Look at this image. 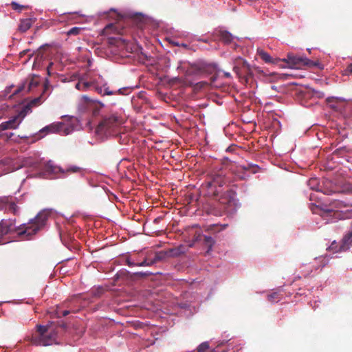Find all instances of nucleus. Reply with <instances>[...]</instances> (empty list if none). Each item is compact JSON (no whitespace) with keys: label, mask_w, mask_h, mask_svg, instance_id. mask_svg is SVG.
<instances>
[{"label":"nucleus","mask_w":352,"mask_h":352,"mask_svg":"<svg viewBox=\"0 0 352 352\" xmlns=\"http://www.w3.org/2000/svg\"><path fill=\"white\" fill-rule=\"evenodd\" d=\"M50 213L43 210L31 219L28 223H23L15 227L16 219H2L0 221V236L10 233L16 232L18 236L24 240H32L34 235L42 230L46 226Z\"/></svg>","instance_id":"nucleus-1"},{"label":"nucleus","mask_w":352,"mask_h":352,"mask_svg":"<svg viewBox=\"0 0 352 352\" xmlns=\"http://www.w3.org/2000/svg\"><path fill=\"white\" fill-rule=\"evenodd\" d=\"M36 333L32 336L31 342L35 345L50 346L58 344L56 341L57 333L52 324L36 326Z\"/></svg>","instance_id":"nucleus-2"},{"label":"nucleus","mask_w":352,"mask_h":352,"mask_svg":"<svg viewBox=\"0 0 352 352\" xmlns=\"http://www.w3.org/2000/svg\"><path fill=\"white\" fill-rule=\"evenodd\" d=\"M282 61L287 63L288 67L292 69L318 67L322 69L318 58L309 59L306 56L293 52H289Z\"/></svg>","instance_id":"nucleus-3"},{"label":"nucleus","mask_w":352,"mask_h":352,"mask_svg":"<svg viewBox=\"0 0 352 352\" xmlns=\"http://www.w3.org/2000/svg\"><path fill=\"white\" fill-rule=\"evenodd\" d=\"M124 122L122 116L118 113H112L102 118L98 124L96 132L100 135L110 134L116 128L120 126Z\"/></svg>","instance_id":"nucleus-4"},{"label":"nucleus","mask_w":352,"mask_h":352,"mask_svg":"<svg viewBox=\"0 0 352 352\" xmlns=\"http://www.w3.org/2000/svg\"><path fill=\"white\" fill-rule=\"evenodd\" d=\"M193 41H197V42H203V43H208V42H222L224 44H229V43H234L236 44V42H241V39L238 37H236L233 36L231 33H230L228 31L223 29H216L212 35V38L208 39L206 37H201V38H197ZM241 42H245V41L242 38Z\"/></svg>","instance_id":"nucleus-5"},{"label":"nucleus","mask_w":352,"mask_h":352,"mask_svg":"<svg viewBox=\"0 0 352 352\" xmlns=\"http://www.w3.org/2000/svg\"><path fill=\"white\" fill-rule=\"evenodd\" d=\"M124 31L120 23H109L102 30L101 36L103 40L106 39L108 41V44H114L113 41L124 42L121 38Z\"/></svg>","instance_id":"nucleus-6"},{"label":"nucleus","mask_w":352,"mask_h":352,"mask_svg":"<svg viewBox=\"0 0 352 352\" xmlns=\"http://www.w3.org/2000/svg\"><path fill=\"white\" fill-rule=\"evenodd\" d=\"M80 106L82 111H90L94 116H97L104 104L84 95L80 98Z\"/></svg>","instance_id":"nucleus-7"},{"label":"nucleus","mask_w":352,"mask_h":352,"mask_svg":"<svg viewBox=\"0 0 352 352\" xmlns=\"http://www.w3.org/2000/svg\"><path fill=\"white\" fill-rule=\"evenodd\" d=\"M136 23L138 26L142 30L155 29L159 26V23L142 14L141 13L133 14V23Z\"/></svg>","instance_id":"nucleus-8"},{"label":"nucleus","mask_w":352,"mask_h":352,"mask_svg":"<svg viewBox=\"0 0 352 352\" xmlns=\"http://www.w3.org/2000/svg\"><path fill=\"white\" fill-rule=\"evenodd\" d=\"M210 180L208 182V187L218 186H223L228 182L226 170L220 169L213 170L210 176Z\"/></svg>","instance_id":"nucleus-9"},{"label":"nucleus","mask_w":352,"mask_h":352,"mask_svg":"<svg viewBox=\"0 0 352 352\" xmlns=\"http://www.w3.org/2000/svg\"><path fill=\"white\" fill-rule=\"evenodd\" d=\"M40 83L38 76H32L28 78L25 81L19 86L17 89L13 92L12 95H16L21 92L29 93L32 91L34 88L37 87Z\"/></svg>","instance_id":"nucleus-10"},{"label":"nucleus","mask_w":352,"mask_h":352,"mask_svg":"<svg viewBox=\"0 0 352 352\" xmlns=\"http://www.w3.org/2000/svg\"><path fill=\"white\" fill-rule=\"evenodd\" d=\"M258 169L259 167L257 165L248 164L247 165H240L236 166V168L234 173L240 179L244 180L249 177V175L247 174V172L254 174L258 171Z\"/></svg>","instance_id":"nucleus-11"},{"label":"nucleus","mask_w":352,"mask_h":352,"mask_svg":"<svg viewBox=\"0 0 352 352\" xmlns=\"http://www.w3.org/2000/svg\"><path fill=\"white\" fill-rule=\"evenodd\" d=\"M45 170L51 173L56 174L58 173H63V175H68L71 173H78L81 171V168L76 166H72L67 169L64 170L60 167L54 166L52 162H48L45 164Z\"/></svg>","instance_id":"nucleus-12"},{"label":"nucleus","mask_w":352,"mask_h":352,"mask_svg":"<svg viewBox=\"0 0 352 352\" xmlns=\"http://www.w3.org/2000/svg\"><path fill=\"white\" fill-rule=\"evenodd\" d=\"M206 65L203 63L190 64L186 69L185 74L187 77H197L206 72Z\"/></svg>","instance_id":"nucleus-13"},{"label":"nucleus","mask_w":352,"mask_h":352,"mask_svg":"<svg viewBox=\"0 0 352 352\" xmlns=\"http://www.w3.org/2000/svg\"><path fill=\"white\" fill-rule=\"evenodd\" d=\"M42 103V97L39 96L36 98L32 99L28 103L23 105L21 109L19 111L18 115V118H21L22 120L28 114L32 112V109L33 107H38Z\"/></svg>","instance_id":"nucleus-14"},{"label":"nucleus","mask_w":352,"mask_h":352,"mask_svg":"<svg viewBox=\"0 0 352 352\" xmlns=\"http://www.w3.org/2000/svg\"><path fill=\"white\" fill-rule=\"evenodd\" d=\"M119 45H100L96 49V53L101 57H111L116 55Z\"/></svg>","instance_id":"nucleus-15"},{"label":"nucleus","mask_w":352,"mask_h":352,"mask_svg":"<svg viewBox=\"0 0 352 352\" xmlns=\"http://www.w3.org/2000/svg\"><path fill=\"white\" fill-rule=\"evenodd\" d=\"M235 192L230 189L227 190L220 199V204L223 205L221 210L225 211L226 210V204L234 201L235 199Z\"/></svg>","instance_id":"nucleus-16"},{"label":"nucleus","mask_w":352,"mask_h":352,"mask_svg":"<svg viewBox=\"0 0 352 352\" xmlns=\"http://www.w3.org/2000/svg\"><path fill=\"white\" fill-rule=\"evenodd\" d=\"M18 116H14L8 121L2 122L0 124V131H6L8 129H15L18 128L19 125L21 122V120H18Z\"/></svg>","instance_id":"nucleus-17"},{"label":"nucleus","mask_w":352,"mask_h":352,"mask_svg":"<svg viewBox=\"0 0 352 352\" xmlns=\"http://www.w3.org/2000/svg\"><path fill=\"white\" fill-rule=\"evenodd\" d=\"M188 251V247L184 245H180L176 248L167 250V258L177 257Z\"/></svg>","instance_id":"nucleus-18"},{"label":"nucleus","mask_w":352,"mask_h":352,"mask_svg":"<svg viewBox=\"0 0 352 352\" xmlns=\"http://www.w3.org/2000/svg\"><path fill=\"white\" fill-rule=\"evenodd\" d=\"M241 63H242L241 74L239 73L238 71H236V68H235V69H236V72L239 74V76H241H241L243 78H245L247 80L249 76H252V69H251L250 65L248 63V62L246 60H245L242 58Z\"/></svg>","instance_id":"nucleus-19"},{"label":"nucleus","mask_w":352,"mask_h":352,"mask_svg":"<svg viewBox=\"0 0 352 352\" xmlns=\"http://www.w3.org/2000/svg\"><path fill=\"white\" fill-rule=\"evenodd\" d=\"M64 126H65V124L61 122H58L56 124H50L49 126L44 127L41 131V132L47 131V132H50V133H59L63 130Z\"/></svg>","instance_id":"nucleus-20"},{"label":"nucleus","mask_w":352,"mask_h":352,"mask_svg":"<svg viewBox=\"0 0 352 352\" xmlns=\"http://www.w3.org/2000/svg\"><path fill=\"white\" fill-rule=\"evenodd\" d=\"M257 53L259 57L264 60L265 63H277L278 59H276L275 60H273V58L270 56V54L265 52H264L262 50H260L259 48L257 49Z\"/></svg>","instance_id":"nucleus-21"},{"label":"nucleus","mask_w":352,"mask_h":352,"mask_svg":"<svg viewBox=\"0 0 352 352\" xmlns=\"http://www.w3.org/2000/svg\"><path fill=\"white\" fill-rule=\"evenodd\" d=\"M32 23L33 21L32 19L28 18L22 19L20 22L19 30L24 32L30 28Z\"/></svg>","instance_id":"nucleus-22"},{"label":"nucleus","mask_w":352,"mask_h":352,"mask_svg":"<svg viewBox=\"0 0 352 352\" xmlns=\"http://www.w3.org/2000/svg\"><path fill=\"white\" fill-rule=\"evenodd\" d=\"M331 208L325 210L327 213L334 212L336 214L339 209L342 207V202L340 201H334L331 204Z\"/></svg>","instance_id":"nucleus-23"},{"label":"nucleus","mask_w":352,"mask_h":352,"mask_svg":"<svg viewBox=\"0 0 352 352\" xmlns=\"http://www.w3.org/2000/svg\"><path fill=\"white\" fill-rule=\"evenodd\" d=\"M204 236V244L208 248L207 252H209L212 250L214 244L215 243V240L209 236Z\"/></svg>","instance_id":"nucleus-24"},{"label":"nucleus","mask_w":352,"mask_h":352,"mask_svg":"<svg viewBox=\"0 0 352 352\" xmlns=\"http://www.w3.org/2000/svg\"><path fill=\"white\" fill-rule=\"evenodd\" d=\"M352 243V232L350 231L343 238V249H348L349 245Z\"/></svg>","instance_id":"nucleus-25"},{"label":"nucleus","mask_w":352,"mask_h":352,"mask_svg":"<svg viewBox=\"0 0 352 352\" xmlns=\"http://www.w3.org/2000/svg\"><path fill=\"white\" fill-rule=\"evenodd\" d=\"M167 257V251L156 252L155 256L152 260L153 263H155L165 259Z\"/></svg>","instance_id":"nucleus-26"},{"label":"nucleus","mask_w":352,"mask_h":352,"mask_svg":"<svg viewBox=\"0 0 352 352\" xmlns=\"http://www.w3.org/2000/svg\"><path fill=\"white\" fill-rule=\"evenodd\" d=\"M6 209L14 215H17L19 214V207L12 201H8Z\"/></svg>","instance_id":"nucleus-27"},{"label":"nucleus","mask_w":352,"mask_h":352,"mask_svg":"<svg viewBox=\"0 0 352 352\" xmlns=\"http://www.w3.org/2000/svg\"><path fill=\"white\" fill-rule=\"evenodd\" d=\"M267 300L271 302H277L280 300V294L277 292L267 295Z\"/></svg>","instance_id":"nucleus-28"},{"label":"nucleus","mask_w":352,"mask_h":352,"mask_svg":"<svg viewBox=\"0 0 352 352\" xmlns=\"http://www.w3.org/2000/svg\"><path fill=\"white\" fill-rule=\"evenodd\" d=\"M11 6L13 10L17 11L18 12H21L23 9H26L28 8V6L21 5L15 1H12L11 3Z\"/></svg>","instance_id":"nucleus-29"},{"label":"nucleus","mask_w":352,"mask_h":352,"mask_svg":"<svg viewBox=\"0 0 352 352\" xmlns=\"http://www.w3.org/2000/svg\"><path fill=\"white\" fill-rule=\"evenodd\" d=\"M81 80H82V91H87L91 87L94 85V82L85 81L82 78H81Z\"/></svg>","instance_id":"nucleus-30"},{"label":"nucleus","mask_w":352,"mask_h":352,"mask_svg":"<svg viewBox=\"0 0 352 352\" xmlns=\"http://www.w3.org/2000/svg\"><path fill=\"white\" fill-rule=\"evenodd\" d=\"M83 30L82 28L79 27H74L71 28L68 32V35H77L82 30Z\"/></svg>","instance_id":"nucleus-31"},{"label":"nucleus","mask_w":352,"mask_h":352,"mask_svg":"<svg viewBox=\"0 0 352 352\" xmlns=\"http://www.w3.org/2000/svg\"><path fill=\"white\" fill-rule=\"evenodd\" d=\"M209 349V343L208 342H204L200 344L197 347V352H204Z\"/></svg>","instance_id":"nucleus-32"},{"label":"nucleus","mask_w":352,"mask_h":352,"mask_svg":"<svg viewBox=\"0 0 352 352\" xmlns=\"http://www.w3.org/2000/svg\"><path fill=\"white\" fill-rule=\"evenodd\" d=\"M300 268L301 272L304 276H308L311 272L310 267L306 265H302Z\"/></svg>","instance_id":"nucleus-33"},{"label":"nucleus","mask_w":352,"mask_h":352,"mask_svg":"<svg viewBox=\"0 0 352 352\" xmlns=\"http://www.w3.org/2000/svg\"><path fill=\"white\" fill-rule=\"evenodd\" d=\"M103 91H104L103 96H104V95L110 96V95L116 94L117 92H118V93L121 92L120 89H118V91H111L109 87H105L103 89Z\"/></svg>","instance_id":"nucleus-34"},{"label":"nucleus","mask_w":352,"mask_h":352,"mask_svg":"<svg viewBox=\"0 0 352 352\" xmlns=\"http://www.w3.org/2000/svg\"><path fill=\"white\" fill-rule=\"evenodd\" d=\"M152 260L151 259H144L142 262L137 263V266H149L153 265Z\"/></svg>","instance_id":"nucleus-35"},{"label":"nucleus","mask_w":352,"mask_h":352,"mask_svg":"<svg viewBox=\"0 0 352 352\" xmlns=\"http://www.w3.org/2000/svg\"><path fill=\"white\" fill-rule=\"evenodd\" d=\"M70 313V311H68V310H65V311H57L56 314L58 315V317L60 318L61 316H67Z\"/></svg>","instance_id":"nucleus-36"},{"label":"nucleus","mask_w":352,"mask_h":352,"mask_svg":"<svg viewBox=\"0 0 352 352\" xmlns=\"http://www.w3.org/2000/svg\"><path fill=\"white\" fill-rule=\"evenodd\" d=\"M120 46L121 47H126V52H129L131 53H133V48L135 47H138V45H120Z\"/></svg>","instance_id":"nucleus-37"},{"label":"nucleus","mask_w":352,"mask_h":352,"mask_svg":"<svg viewBox=\"0 0 352 352\" xmlns=\"http://www.w3.org/2000/svg\"><path fill=\"white\" fill-rule=\"evenodd\" d=\"M318 182L317 179H311L309 180L308 184L310 186V188L314 189V185L316 184Z\"/></svg>","instance_id":"nucleus-38"},{"label":"nucleus","mask_w":352,"mask_h":352,"mask_svg":"<svg viewBox=\"0 0 352 352\" xmlns=\"http://www.w3.org/2000/svg\"><path fill=\"white\" fill-rule=\"evenodd\" d=\"M50 45H41L39 49H38V56L43 53V52L46 51L47 50V47H49Z\"/></svg>","instance_id":"nucleus-39"},{"label":"nucleus","mask_w":352,"mask_h":352,"mask_svg":"<svg viewBox=\"0 0 352 352\" xmlns=\"http://www.w3.org/2000/svg\"><path fill=\"white\" fill-rule=\"evenodd\" d=\"M201 237H202V235L201 234V233L199 232H196L195 236H194V239H193V241L195 242H197V241H201Z\"/></svg>","instance_id":"nucleus-40"},{"label":"nucleus","mask_w":352,"mask_h":352,"mask_svg":"<svg viewBox=\"0 0 352 352\" xmlns=\"http://www.w3.org/2000/svg\"><path fill=\"white\" fill-rule=\"evenodd\" d=\"M126 265H129V267H133V266H135V265H137V263H135L132 262V261H131V259H130V258H127L126 259Z\"/></svg>","instance_id":"nucleus-41"},{"label":"nucleus","mask_w":352,"mask_h":352,"mask_svg":"<svg viewBox=\"0 0 352 352\" xmlns=\"http://www.w3.org/2000/svg\"><path fill=\"white\" fill-rule=\"evenodd\" d=\"M94 89H95V90H96L98 94H101V95H102V96H103V93H104V92H103V89H102V87H98V86H95V87H94Z\"/></svg>","instance_id":"nucleus-42"},{"label":"nucleus","mask_w":352,"mask_h":352,"mask_svg":"<svg viewBox=\"0 0 352 352\" xmlns=\"http://www.w3.org/2000/svg\"><path fill=\"white\" fill-rule=\"evenodd\" d=\"M76 88L80 91H82V80L80 79L76 85Z\"/></svg>","instance_id":"nucleus-43"},{"label":"nucleus","mask_w":352,"mask_h":352,"mask_svg":"<svg viewBox=\"0 0 352 352\" xmlns=\"http://www.w3.org/2000/svg\"><path fill=\"white\" fill-rule=\"evenodd\" d=\"M346 72H347L348 74H352V63L351 64H349L346 69Z\"/></svg>","instance_id":"nucleus-44"},{"label":"nucleus","mask_w":352,"mask_h":352,"mask_svg":"<svg viewBox=\"0 0 352 352\" xmlns=\"http://www.w3.org/2000/svg\"><path fill=\"white\" fill-rule=\"evenodd\" d=\"M153 39L157 40L159 42V44H162L161 41H160L156 37L150 38L149 40H147V42L150 44H153L154 43V41Z\"/></svg>","instance_id":"nucleus-45"},{"label":"nucleus","mask_w":352,"mask_h":352,"mask_svg":"<svg viewBox=\"0 0 352 352\" xmlns=\"http://www.w3.org/2000/svg\"><path fill=\"white\" fill-rule=\"evenodd\" d=\"M166 39L168 41V44H173V45H175V44H179L178 42L177 41H169L168 39V38L166 37Z\"/></svg>","instance_id":"nucleus-46"},{"label":"nucleus","mask_w":352,"mask_h":352,"mask_svg":"<svg viewBox=\"0 0 352 352\" xmlns=\"http://www.w3.org/2000/svg\"><path fill=\"white\" fill-rule=\"evenodd\" d=\"M315 198H316L315 195L311 193V194L310 195V199H311V200H313V199H314Z\"/></svg>","instance_id":"nucleus-47"},{"label":"nucleus","mask_w":352,"mask_h":352,"mask_svg":"<svg viewBox=\"0 0 352 352\" xmlns=\"http://www.w3.org/2000/svg\"><path fill=\"white\" fill-rule=\"evenodd\" d=\"M195 243V242L194 241H192V242L191 243H190V244L188 245V246H187V247H188V249L189 248H192V247L194 245V243Z\"/></svg>","instance_id":"nucleus-48"},{"label":"nucleus","mask_w":352,"mask_h":352,"mask_svg":"<svg viewBox=\"0 0 352 352\" xmlns=\"http://www.w3.org/2000/svg\"><path fill=\"white\" fill-rule=\"evenodd\" d=\"M140 42H144V43H145L144 44H146V41H140ZM139 43H140V41H138L135 40V43H134L133 44H139Z\"/></svg>","instance_id":"nucleus-49"},{"label":"nucleus","mask_w":352,"mask_h":352,"mask_svg":"<svg viewBox=\"0 0 352 352\" xmlns=\"http://www.w3.org/2000/svg\"><path fill=\"white\" fill-rule=\"evenodd\" d=\"M29 50H23L22 52L20 53L21 56H23V54H25L27 52H29Z\"/></svg>","instance_id":"nucleus-50"},{"label":"nucleus","mask_w":352,"mask_h":352,"mask_svg":"<svg viewBox=\"0 0 352 352\" xmlns=\"http://www.w3.org/2000/svg\"><path fill=\"white\" fill-rule=\"evenodd\" d=\"M224 75L226 77H230V74L229 73H225Z\"/></svg>","instance_id":"nucleus-51"},{"label":"nucleus","mask_w":352,"mask_h":352,"mask_svg":"<svg viewBox=\"0 0 352 352\" xmlns=\"http://www.w3.org/2000/svg\"><path fill=\"white\" fill-rule=\"evenodd\" d=\"M52 65V63H50L49 66L47 67V70L49 71V68L50 67H51ZM48 74H50V72H48Z\"/></svg>","instance_id":"nucleus-52"},{"label":"nucleus","mask_w":352,"mask_h":352,"mask_svg":"<svg viewBox=\"0 0 352 352\" xmlns=\"http://www.w3.org/2000/svg\"><path fill=\"white\" fill-rule=\"evenodd\" d=\"M74 14H78V15H79V16H84V15H82V14H79V12H74Z\"/></svg>","instance_id":"nucleus-53"},{"label":"nucleus","mask_w":352,"mask_h":352,"mask_svg":"<svg viewBox=\"0 0 352 352\" xmlns=\"http://www.w3.org/2000/svg\"><path fill=\"white\" fill-rule=\"evenodd\" d=\"M216 214H217V215H219V216H221V212H219V213Z\"/></svg>","instance_id":"nucleus-54"},{"label":"nucleus","mask_w":352,"mask_h":352,"mask_svg":"<svg viewBox=\"0 0 352 352\" xmlns=\"http://www.w3.org/2000/svg\"><path fill=\"white\" fill-rule=\"evenodd\" d=\"M249 1H254L255 0H248Z\"/></svg>","instance_id":"nucleus-55"}]
</instances>
